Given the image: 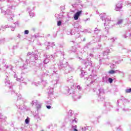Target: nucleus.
Masks as SVG:
<instances>
[{
  "instance_id": "1",
  "label": "nucleus",
  "mask_w": 131,
  "mask_h": 131,
  "mask_svg": "<svg viewBox=\"0 0 131 131\" xmlns=\"http://www.w3.org/2000/svg\"><path fill=\"white\" fill-rule=\"evenodd\" d=\"M81 13H82V10H80L79 11L77 12L74 16V20H78V18L79 17V16L81 15Z\"/></svg>"
},
{
  "instance_id": "2",
  "label": "nucleus",
  "mask_w": 131,
  "mask_h": 131,
  "mask_svg": "<svg viewBox=\"0 0 131 131\" xmlns=\"http://www.w3.org/2000/svg\"><path fill=\"white\" fill-rule=\"evenodd\" d=\"M108 73H110V74H114L115 71L112 70L108 72Z\"/></svg>"
},
{
  "instance_id": "3",
  "label": "nucleus",
  "mask_w": 131,
  "mask_h": 131,
  "mask_svg": "<svg viewBox=\"0 0 131 131\" xmlns=\"http://www.w3.org/2000/svg\"><path fill=\"white\" fill-rule=\"evenodd\" d=\"M125 93H126L127 94L128 93H131V88L129 89H126L125 90Z\"/></svg>"
},
{
  "instance_id": "4",
  "label": "nucleus",
  "mask_w": 131,
  "mask_h": 131,
  "mask_svg": "<svg viewBox=\"0 0 131 131\" xmlns=\"http://www.w3.org/2000/svg\"><path fill=\"white\" fill-rule=\"evenodd\" d=\"M62 25V21H59L57 22V26H61Z\"/></svg>"
},
{
  "instance_id": "5",
  "label": "nucleus",
  "mask_w": 131,
  "mask_h": 131,
  "mask_svg": "<svg viewBox=\"0 0 131 131\" xmlns=\"http://www.w3.org/2000/svg\"><path fill=\"white\" fill-rule=\"evenodd\" d=\"M108 81L110 83H112V82H113V79H112L111 78H109Z\"/></svg>"
},
{
  "instance_id": "6",
  "label": "nucleus",
  "mask_w": 131,
  "mask_h": 131,
  "mask_svg": "<svg viewBox=\"0 0 131 131\" xmlns=\"http://www.w3.org/2000/svg\"><path fill=\"white\" fill-rule=\"evenodd\" d=\"M25 122H26V123L27 124H28V123H29V120L27 118V119L25 120Z\"/></svg>"
},
{
  "instance_id": "7",
  "label": "nucleus",
  "mask_w": 131,
  "mask_h": 131,
  "mask_svg": "<svg viewBox=\"0 0 131 131\" xmlns=\"http://www.w3.org/2000/svg\"><path fill=\"white\" fill-rule=\"evenodd\" d=\"M29 33V31L26 30L25 31V34H28Z\"/></svg>"
},
{
  "instance_id": "8",
  "label": "nucleus",
  "mask_w": 131,
  "mask_h": 131,
  "mask_svg": "<svg viewBox=\"0 0 131 131\" xmlns=\"http://www.w3.org/2000/svg\"><path fill=\"white\" fill-rule=\"evenodd\" d=\"M47 108L48 109H51V106H50V105H47Z\"/></svg>"
},
{
  "instance_id": "9",
  "label": "nucleus",
  "mask_w": 131,
  "mask_h": 131,
  "mask_svg": "<svg viewBox=\"0 0 131 131\" xmlns=\"http://www.w3.org/2000/svg\"><path fill=\"white\" fill-rule=\"evenodd\" d=\"M77 89H78V90H80V86L78 85V86H77Z\"/></svg>"
},
{
  "instance_id": "10",
  "label": "nucleus",
  "mask_w": 131,
  "mask_h": 131,
  "mask_svg": "<svg viewBox=\"0 0 131 131\" xmlns=\"http://www.w3.org/2000/svg\"><path fill=\"white\" fill-rule=\"evenodd\" d=\"M91 65H92V63H90V64H89L90 66H91Z\"/></svg>"
}]
</instances>
